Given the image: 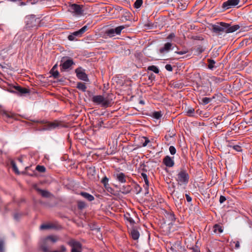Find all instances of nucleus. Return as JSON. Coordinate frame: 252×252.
Instances as JSON below:
<instances>
[{"label":"nucleus","instance_id":"nucleus-35","mask_svg":"<svg viewBox=\"0 0 252 252\" xmlns=\"http://www.w3.org/2000/svg\"><path fill=\"white\" fill-rule=\"evenodd\" d=\"M211 100V98L209 97H203L201 99V104L206 105L208 104Z\"/></svg>","mask_w":252,"mask_h":252},{"label":"nucleus","instance_id":"nucleus-25","mask_svg":"<svg viewBox=\"0 0 252 252\" xmlns=\"http://www.w3.org/2000/svg\"><path fill=\"white\" fill-rule=\"evenodd\" d=\"M162 114L160 111H155L152 113L151 116L155 119L159 120L162 117Z\"/></svg>","mask_w":252,"mask_h":252},{"label":"nucleus","instance_id":"nucleus-21","mask_svg":"<svg viewBox=\"0 0 252 252\" xmlns=\"http://www.w3.org/2000/svg\"><path fill=\"white\" fill-rule=\"evenodd\" d=\"M213 231L215 233H221L223 232V229L221 226L218 224H216L214 225Z\"/></svg>","mask_w":252,"mask_h":252},{"label":"nucleus","instance_id":"nucleus-29","mask_svg":"<svg viewBox=\"0 0 252 252\" xmlns=\"http://www.w3.org/2000/svg\"><path fill=\"white\" fill-rule=\"evenodd\" d=\"M105 152V149L104 148H99L97 149L96 151H95V156L97 157H102V154H104Z\"/></svg>","mask_w":252,"mask_h":252},{"label":"nucleus","instance_id":"nucleus-13","mask_svg":"<svg viewBox=\"0 0 252 252\" xmlns=\"http://www.w3.org/2000/svg\"><path fill=\"white\" fill-rule=\"evenodd\" d=\"M163 162L167 167H171L174 165L173 158H171L169 156H166L163 159Z\"/></svg>","mask_w":252,"mask_h":252},{"label":"nucleus","instance_id":"nucleus-28","mask_svg":"<svg viewBox=\"0 0 252 252\" xmlns=\"http://www.w3.org/2000/svg\"><path fill=\"white\" fill-rule=\"evenodd\" d=\"M2 116L4 118H13L14 117V114L12 112H8L7 111H3L2 113Z\"/></svg>","mask_w":252,"mask_h":252},{"label":"nucleus","instance_id":"nucleus-64","mask_svg":"<svg viewBox=\"0 0 252 252\" xmlns=\"http://www.w3.org/2000/svg\"><path fill=\"white\" fill-rule=\"evenodd\" d=\"M101 123H103L102 121L99 122V123L97 124L98 127H100L101 126Z\"/></svg>","mask_w":252,"mask_h":252},{"label":"nucleus","instance_id":"nucleus-12","mask_svg":"<svg viewBox=\"0 0 252 252\" xmlns=\"http://www.w3.org/2000/svg\"><path fill=\"white\" fill-rule=\"evenodd\" d=\"M77 77L80 80L83 81L87 80V75L81 68H77L75 70Z\"/></svg>","mask_w":252,"mask_h":252},{"label":"nucleus","instance_id":"nucleus-62","mask_svg":"<svg viewBox=\"0 0 252 252\" xmlns=\"http://www.w3.org/2000/svg\"><path fill=\"white\" fill-rule=\"evenodd\" d=\"M130 189H129V187H128V188L126 190V192L125 193H129L130 192Z\"/></svg>","mask_w":252,"mask_h":252},{"label":"nucleus","instance_id":"nucleus-34","mask_svg":"<svg viewBox=\"0 0 252 252\" xmlns=\"http://www.w3.org/2000/svg\"><path fill=\"white\" fill-rule=\"evenodd\" d=\"M141 175V176L144 179L145 183L147 187H149V180H148V176H147V174L144 173H142Z\"/></svg>","mask_w":252,"mask_h":252},{"label":"nucleus","instance_id":"nucleus-15","mask_svg":"<svg viewBox=\"0 0 252 252\" xmlns=\"http://www.w3.org/2000/svg\"><path fill=\"white\" fill-rule=\"evenodd\" d=\"M73 64V62L72 60H67L64 61L62 64V67L63 69H67L69 68Z\"/></svg>","mask_w":252,"mask_h":252},{"label":"nucleus","instance_id":"nucleus-50","mask_svg":"<svg viewBox=\"0 0 252 252\" xmlns=\"http://www.w3.org/2000/svg\"><path fill=\"white\" fill-rule=\"evenodd\" d=\"M68 39L70 41H73L75 40V36L73 35V33L68 35Z\"/></svg>","mask_w":252,"mask_h":252},{"label":"nucleus","instance_id":"nucleus-26","mask_svg":"<svg viewBox=\"0 0 252 252\" xmlns=\"http://www.w3.org/2000/svg\"><path fill=\"white\" fill-rule=\"evenodd\" d=\"M108 178L105 176L103 177L102 179L101 182L103 184L104 187H105V189L107 190L108 188H109V185L108 184Z\"/></svg>","mask_w":252,"mask_h":252},{"label":"nucleus","instance_id":"nucleus-9","mask_svg":"<svg viewBox=\"0 0 252 252\" xmlns=\"http://www.w3.org/2000/svg\"><path fill=\"white\" fill-rule=\"evenodd\" d=\"M52 244L49 241L46 242V237L42 240L40 248L44 252H51L49 251Z\"/></svg>","mask_w":252,"mask_h":252},{"label":"nucleus","instance_id":"nucleus-36","mask_svg":"<svg viewBox=\"0 0 252 252\" xmlns=\"http://www.w3.org/2000/svg\"><path fill=\"white\" fill-rule=\"evenodd\" d=\"M94 168H90L88 171V175L90 178H94Z\"/></svg>","mask_w":252,"mask_h":252},{"label":"nucleus","instance_id":"nucleus-43","mask_svg":"<svg viewBox=\"0 0 252 252\" xmlns=\"http://www.w3.org/2000/svg\"><path fill=\"white\" fill-rule=\"evenodd\" d=\"M11 165H12L13 169L15 171V172L17 174H19V172L18 171V169L16 164H15V163L14 161H12L11 162Z\"/></svg>","mask_w":252,"mask_h":252},{"label":"nucleus","instance_id":"nucleus-8","mask_svg":"<svg viewBox=\"0 0 252 252\" xmlns=\"http://www.w3.org/2000/svg\"><path fill=\"white\" fill-rule=\"evenodd\" d=\"M240 2V0H227L222 4V7L225 9H228L237 5Z\"/></svg>","mask_w":252,"mask_h":252},{"label":"nucleus","instance_id":"nucleus-51","mask_svg":"<svg viewBox=\"0 0 252 252\" xmlns=\"http://www.w3.org/2000/svg\"><path fill=\"white\" fill-rule=\"evenodd\" d=\"M226 200V198L225 196H222V195H221L220 197V200H219V201H220V203L222 204L223 203L225 200Z\"/></svg>","mask_w":252,"mask_h":252},{"label":"nucleus","instance_id":"nucleus-5","mask_svg":"<svg viewBox=\"0 0 252 252\" xmlns=\"http://www.w3.org/2000/svg\"><path fill=\"white\" fill-rule=\"evenodd\" d=\"M67 244L71 247V252H82V245L80 242L72 239Z\"/></svg>","mask_w":252,"mask_h":252},{"label":"nucleus","instance_id":"nucleus-37","mask_svg":"<svg viewBox=\"0 0 252 252\" xmlns=\"http://www.w3.org/2000/svg\"><path fill=\"white\" fill-rule=\"evenodd\" d=\"M194 112V109L193 108H189L187 111V115L189 117L193 116Z\"/></svg>","mask_w":252,"mask_h":252},{"label":"nucleus","instance_id":"nucleus-54","mask_svg":"<svg viewBox=\"0 0 252 252\" xmlns=\"http://www.w3.org/2000/svg\"><path fill=\"white\" fill-rule=\"evenodd\" d=\"M233 243L235 244V248L238 249L240 248V243L239 241H234Z\"/></svg>","mask_w":252,"mask_h":252},{"label":"nucleus","instance_id":"nucleus-40","mask_svg":"<svg viewBox=\"0 0 252 252\" xmlns=\"http://www.w3.org/2000/svg\"><path fill=\"white\" fill-rule=\"evenodd\" d=\"M36 169L40 172H44L46 170L45 167L41 165H37L36 167Z\"/></svg>","mask_w":252,"mask_h":252},{"label":"nucleus","instance_id":"nucleus-49","mask_svg":"<svg viewBox=\"0 0 252 252\" xmlns=\"http://www.w3.org/2000/svg\"><path fill=\"white\" fill-rule=\"evenodd\" d=\"M165 69L169 71H172L173 70V68L171 65L167 64L165 66Z\"/></svg>","mask_w":252,"mask_h":252},{"label":"nucleus","instance_id":"nucleus-18","mask_svg":"<svg viewBox=\"0 0 252 252\" xmlns=\"http://www.w3.org/2000/svg\"><path fill=\"white\" fill-rule=\"evenodd\" d=\"M130 236L133 240H137L139 237L140 234L137 230L132 229L130 231Z\"/></svg>","mask_w":252,"mask_h":252},{"label":"nucleus","instance_id":"nucleus-2","mask_svg":"<svg viewBox=\"0 0 252 252\" xmlns=\"http://www.w3.org/2000/svg\"><path fill=\"white\" fill-rule=\"evenodd\" d=\"M175 179L179 186H186L188 184L189 175L185 167L183 166L177 169Z\"/></svg>","mask_w":252,"mask_h":252},{"label":"nucleus","instance_id":"nucleus-55","mask_svg":"<svg viewBox=\"0 0 252 252\" xmlns=\"http://www.w3.org/2000/svg\"><path fill=\"white\" fill-rule=\"evenodd\" d=\"M185 196L188 202H189L191 201L192 198L189 194H186Z\"/></svg>","mask_w":252,"mask_h":252},{"label":"nucleus","instance_id":"nucleus-27","mask_svg":"<svg viewBox=\"0 0 252 252\" xmlns=\"http://www.w3.org/2000/svg\"><path fill=\"white\" fill-rule=\"evenodd\" d=\"M207 62L208 63V68L212 70L215 67V64L216 63V62L214 60L208 59L207 60Z\"/></svg>","mask_w":252,"mask_h":252},{"label":"nucleus","instance_id":"nucleus-23","mask_svg":"<svg viewBox=\"0 0 252 252\" xmlns=\"http://www.w3.org/2000/svg\"><path fill=\"white\" fill-rule=\"evenodd\" d=\"M80 194L83 197H84L85 198H86V199H87L89 201H92L94 199V196L87 192H81Z\"/></svg>","mask_w":252,"mask_h":252},{"label":"nucleus","instance_id":"nucleus-45","mask_svg":"<svg viewBox=\"0 0 252 252\" xmlns=\"http://www.w3.org/2000/svg\"><path fill=\"white\" fill-rule=\"evenodd\" d=\"M86 206L85 203L82 201H78V207L79 209H82L85 208Z\"/></svg>","mask_w":252,"mask_h":252},{"label":"nucleus","instance_id":"nucleus-7","mask_svg":"<svg viewBox=\"0 0 252 252\" xmlns=\"http://www.w3.org/2000/svg\"><path fill=\"white\" fill-rule=\"evenodd\" d=\"M125 26H120L116 27L115 29H111L108 30L106 33L108 36L109 37H113L115 35V34H120L121 32V31L125 29Z\"/></svg>","mask_w":252,"mask_h":252},{"label":"nucleus","instance_id":"nucleus-46","mask_svg":"<svg viewBox=\"0 0 252 252\" xmlns=\"http://www.w3.org/2000/svg\"><path fill=\"white\" fill-rule=\"evenodd\" d=\"M143 139H145V142L143 143L142 146L143 147H146L149 143H150V140L146 137H143Z\"/></svg>","mask_w":252,"mask_h":252},{"label":"nucleus","instance_id":"nucleus-33","mask_svg":"<svg viewBox=\"0 0 252 252\" xmlns=\"http://www.w3.org/2000/svg\"><path fill=\"white\" fill-rule=\"evenodd\" d=\"M212 80L216 84H219L222 82L223 79L222 78L213 77L212 78Z\"/></svg>","mask_w":252,"mask_h":252},{"label":"nucleus","instance_id":"nucleus-39","mask_svg":"<svg viewBox=\"0 0 252 252\" xmlns=\"http://www.w3.org/2000/svg\"><path fill=\"white\" fill-rule=\"evenodd\" d=\"M66 251H67V250H66V248H65V247L63 245H62L60 247V250H56V251L51 252H66Z\"/></svg>","mask_w":252,"mask_h":252},{"label":"nucleus","instance_id":"nucleus-58","mask_svg":"<svg viewBox=\"0 0 252 252\" xmlns=\"http://www.w3.org/2000/svg\"><path fill=\"white\" fill-rule=\"evenodd\" d=\"M97 237L99 240H102V234L100 232H99V234L97 235Z\"/></svg>","mask_w":252,"mask_h":252},{"label":"nucleus","instance_id":"nucleus-17","mask_svg":"<svg viewBox=\"0 0 252 252\" xmlns=\"http://www.w3.org/2000/svg\"><path fill=\"white\" fill-rule=\"evenodd\" d=\"M227 146L228 147L232 148L233 149L237 152L242 151L241 147L238 145H234L232 141H228V144L227 145Z\"/></svg>","mask_w":252,"mask_h":252},{"label":"nucleus","instance_id":"nucleus-14","mask_svg":"<svg viewBox=\"0 0 252 252\" xmlns=\"http://www.w3.org/2000/svg\"><path fill=\"white\" fill-rule=\"evenodd\" d=\"M172 194L173 195V199L175 201H177L178 199L181 201L184 199V194L179 191L174 190Z\"/></svg>","mask_w":252,"mask_h":252},{"label":"nucleus","instance_id":"nucleus-63","mask_svg":"<svg viewBox=\"0 0 252 252\" xmlns=\"http://www.w3.org/2000/svg\"><path fill=\"white\" fill-rule=\"evenodd\" d=\"M139 103L144 105L145 104L144 101L143 100H140L139 101Z\"/></svg>","mask_w":252,"mask_h":252},{"label":"nucleus","instance_id":"nucleus-1","mask_svg":"<svg viewBox=\"0 0 252 252\" xmlns=\"http://www.w3.org/2000/svg\"><path fill=\"white\" fill-rule=\"evenodd\" d=\"M240 28L238 25L231 26L229 24L224 22L218 23L217 25H214L212 26V31L218 34L222 33H231L236 31Z\"/></svg>","mask_w":252,"mask_h":252},{"label":"nucleus","instance_id":"nucleus-44","mask_svg":"<svg viewBox=\"0 0 252 252\" xmlns=\"http://www.w3.org/2000/svg\"><path fill=\"white\" fill-rule=\"evenodd\" d=\"M252 52V49L251 48L246 49L242 53V54L244 55L248 56Z\"/></svg>","mask_w":252,"mask_h":252},{"label":"nucleus","instance_id":"nucleus-31","mask_svg":"<svg viewBox=\"0 0 252 252\" xmlns=\"http://www.w3.org/2000/svg\"><path fill=\"white\" fill-rule=\"evenodd\" d=\"M77 88L78 89L82 91L83 92H85L86 89V87L85 84L84 83H83L81 82H79V83H77Z\"/></svg>","mask_w":252,"mask_h":252},{"label":"nucleus","instance_id":"nucleus-3","mask_svg":"<svg viewBox=\"0 0 252 252\" xmlns=\"http://www.w3.org/2000/svg\"><path fill=\"white\" fill-rule=\"evenodd\" d=\"M111 100L105 94L95 95V104L100 105L102 107L107 108L110 106Z\"/></svg>","mask_w":252,"mask_h":252},{"label":"nucleus","instance_id":"nucleus-47","mask_svg":"<svg viewBox=\"0 0 252 252\" xmlns=\"http://www.w3.org/2000/svg\"><path fill=\"white\" fill-rule=\"evenodd\" d=\"M175 35L174 33H170L166 37V39L168 40L172 41V40L175 38Z\"/></svg>","mask_w":252,"mask_h":252},{"label":"nucleus","instance_id":"nucleus-20","mask_svg":"<svg viewBox=\"0 0 252 252\" xmlns=\"http://www.w3.org/2000/svg\"><path fill=\"white\" fill-rule=\"evenodd\" d=\"M59 240V238L57 236L51 235L46 237V242L49 241L51 244L56 243Z\"/></svg>","mask_w":252,"mask_h":252},{"label":"nucleus","instance_id":"nucleus-60","mask_svg":"<svg viewBox=\"0 0 252 252\" xmlns=\"http://www.w3.org/2000/svg\"><path fill=\"white\" fill-rule=\"evenodd\" d=\"M107 190L110 193H112L113 191H114V189L112 188L109 187L108 188Z\"/></svg>","mask_w":252,"mask_h":252},{"label":"nucleus","instance_id":"nucleus-22","mask_svg":"<svg viewBox=\"0 0 252 252\" xmlns=\"http://www.w3.org/2000/svg\"><path fill=\"white\" fill-rule=\"evenodd\" d=\"M14 89L16 91H17V92H18L19 93H20L21 94H27L29 92L27 89L24 88H22L20 86H15L14 87Z\"/></svg>","mask_w":252,"mask_h":252},{"label":"nucleus","instance_id":"nucleus-10","mask_svg":"<svg viewBox=\"0 0 252 252\" xmlns=\"http://www.w3.org/2000/svg\"><path fill=\"white\" fill-rule=\"evenodd\" d=\"M114 178L121 183L126 182V176L122 172H116L113 175Z\"/></svg>","mask_w":252,"mask_h":252},{"label":"nucleus","instance_id":"nucleus-16","mask_svg":"<svg viewBox=\"0 0 252 252\" xmlns=\"http://www.w3.org/2000/svg\"><path fill=\"white\" fill-rule=\"evenodd\" d=\"M87 28V26H85L79 30L73 32V35H75V37H80L86 31Z\"/></svg>","mask_w":252,"mask_h":252},{"label":"nucleus","instance_id":"nucleus-32","mask_svg":"<svg viewBox=\"0 0 252 252\" xmlns=\"http://www.w3.org/2000/svg\"><path fill=\"white\" fill-rule=\"evenodd\" d=\"M143 4V0H136L134 3V7L135 8H140Z\"/></svg>","mask_w":252,"mask_h":252},{"label":"nucleus","instance_id":"nucleus-11","mask_svg":"<svg viewBox=\"0 0 252 252\" xmlns=\"http://www.w3.org/2000/svg\"><path fill=\"white\" fill-rule=\"evenodd\" d=\"M59 125L60 124L57 121H55L53 122H48L44 126V129L45 130H51L58 127L59 126Z\"/></svg>","mask_w":252,"mask_h":252},{"label":"nucleus","instance_id":"nucleus-6","mask_svg":"<svg viewBox=\"0 0 252 252\" xmlns=\"http://www.w3.org/2000/svg\"><path fill=\"white\" fill-rule=\"evenodd\" d=\"M174 48L173 43L171 42H167L159 49V52L162 55H165L170 51L173 50Z\"/></svg>","mask_w":252,"mask_h":252},{"label":"nucleus","instance_id":"nucleus-41","mask_svg":"<svg viewBox=\"0 0 252 252\" xmlns=\"http://www.w3.org/2000/svg\"><path fill=\"white\" fill-rule=\"evenodd\" d=\"M52 228V225L50 224H43L40 226V229L41 230L47 229Z\"/></svg>","mask_w":252,"mask_h":252},{"label":"nucleus","instance_id":"nucleus-59","mask_svg":"<svg viewBox=\"0 0 252 252\" xmlns=\"http://www.w3.org/2000/svg\"><path fill=\"white\" fill-rule=\"evenodd\" d=\"M53 75L54 77L56 78L59 75V72L58 71H55L53 73Z\"/></svg>","mask_w":252,"mask_h":252},{"label":"nucleus","instance_id":"nucleus-19","mask_svg":"<svg viewBox=\"0 0 252 252\" xmlns=\"http://www.w3.org/2000/svg\"><path fill=\"white\" fill-rule=\"evenodd\" d=\"M98 11L97 13L100 12L101 14H104L107 12V9L105 7L101 6V4H95V12Z\"/></svg>","mask_w":252,"mask_h":252},{"label":"nucleus","instance_id":"nucleus-48","mask_svg":"<svg viewBox=\"0 0 252 252\" xmlns=\"http://www.w3.org/2000/svg\"><path fill=\"white\" fill-rule=\"evenodd\" d=\"M188 52L187 50H184L181 51H175V53L179 55H184Z\"/></svg>","mask_w":252,"mask_h":252},{"label":"nucleus","instance_id":"nucleus-61","mask_svg":"<svg viewBox=\"0 0 252 252\" xmlns=\"http://www.w3.org/2000/svg\"><path fill=\"white\" fill-rule=\"evenodd\" d=\"M95 227H96V225H95ZM100 232V228L95 227V233H98Z\"/></svg>","mask_w":252,"mask_h":252},{"label":"nucleus","instance_id":"nucleus-42","mask_svg":"<svg viewBox=\"0 0 252 252\" xmlns=\"http://www.w3.org/2000/svg\"><path fill=\"white\" fill-rule=\"evenodd\" d=\"M169 150L172 155H174L176 154V150L173 146H170L169 148Z\"/></svg>","mask_w":252,"mask_h":252},{"label":"nucleus","instance_id":"nucleus-24","mask_svg":"<svg viewBox=\"0 0 252 252\" xmlns=\"http://www.w3.org/2000/svg\"><path fill=\"white\" fill-rule=\"evenodd\" d=\"M38 191L41 194L43 197H50L52 196V194L48 191L38 189Z\"/></svg>","mask_w":252,"mask_h":252},{"label":"nucleus","instance_id":"nucleus-57","mask_svg":"<svg viewBox=\"0 0 252 252\" xmlns=\"http://www.w3.org/2000/svg\"><path fill=\"white\" fill-rule=\"evenodd\" d=\"M155 75L153 73H151L149 76V79L153 80V79H155Z\"/></svg>","mask_w":252,"mask_h":252},{"label":"nucleus","instance_id":"nucleus-56","mask_svg":"<svg viewBox=\"0 0 252 252\" xmlns=\"http://www.w3.org/2000/svg\"><path fill=\"white\" fill-rule=\"evenodd\" d=\"M169 215V218L171 219L172 221H174L175 220V217L174 214L172 213H170Z\"/></svg>","mask_w":252,"mask_h":252},{"label":"nucleus","instance_id":"nucleus-4","mask_svg":"<svg viewBox=\"0 0 252 252\" xmlns=\"http://www.w3.org/2000/svg\"><path fill=\"white\" fill-rule=\"evenodd\" d=\"M68 11L70 12L73 16L76 17L81 16L83 13L82 7L77 4L70 5L68 7Z\"/></svg>","mask_w":252,"mask_h":252},{"label":"nucleus","instance_id":"nucleus-38","mask_svg":"<svg viewBox=\"0 0 252 252\" xmlns=\"http://www.w3.org/2000/svg\"><path fill=\"white\" fill-rule=\"evenodd\" d=\"M125 218L127 220H128L130 223H134V221L130 217V215L129 214H125Z\"/></svg>","mask_w":252,"mask_h":252},{"label":"nucleus","instance_id":"nucleus-53","mask_svg":"<svg viewBox=\"0 0 252 252\" xmlns=\"http://www.w3.org/2000/svg\"><path fill=\"white\" fill-rule=\"evenodd\" d=\"M191 252H200L199 249L197 246H195V247L191 248Z\"/></svg>","mask_w":252,"mask_h":252},{"label":"nucleus","instance_id":"nucleus-52","mask_svg":"<svg viewBox=\"0 0 252 252\" xmlns=\"http://www.w3.org/2000/svg\"><path fill=\"white\" fill-rule=\"evenodd\" d=\"M4 242L3 241H0V252H3Z\"/></svg>","mask_w":252,"mask_h":252},{"label":"nucleus","instance_id":"nucleus-30","mask_svg":"<svg viewBox=\"0 0 252 252\" xmlns=\"http://www.w3.org/2000/svg\"><path fill=\"white\" fill-rule=\"evenodd\" d=\"M147 69L148 70L152 71L156 73H158L159 71V69L156 66L154 65L148 66Z\"/></svg>","mask_w":252,"mask_h":252}]
</instances>
